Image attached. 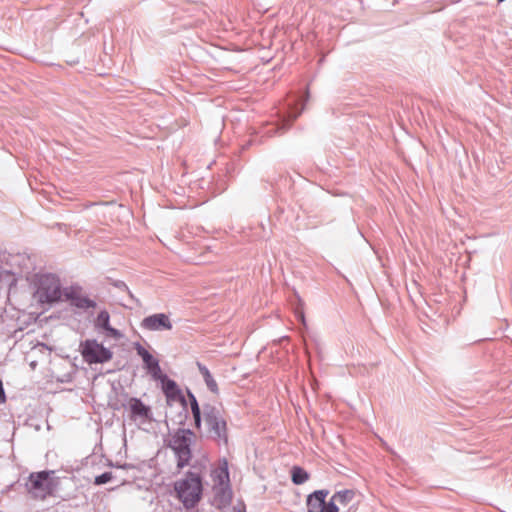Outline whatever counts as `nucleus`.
<instances>
[{"instance_id": "obj_16", "label": "nucleus", "mask_w": 512, "mask_h": 512, "mask_svg": "<svg viewBox=\"0 0 512 512\" xmlns=\"http://www.w3.org/2000/svg\"><path fill=\"white\" fill-rule=\"evenodd\" d=\"M144 364H145V367L147 368V370L149 371V373L154 377V378H161L162 377V371H161V368L159 366V363H158V360L156 358H154L152 355L148 358H146V360H143Z\"/></svg>"}, {"instance_id": "obj_19", "label": "nucleus", "mask_w": 512, "mask_h": 512, "mask_svg": "<svg viewBox=\"0 0 512 512\" xmlns=\"http://www.w3.org/2000/svg\"><path fill=\"white\" fill-rule=\"evenodd\" d=\"M112 479V474L110 472H105L95 478V484L96 485H102L105 484Z\"/></svg>"}, {"instance_id": "obj_8", "label": "nucleus", "mask_w": 512, "mask_h": 512, "mask_svg": "<svg viewBox=\"0 0 512 512\" xmlns=\"http://www.w3.org/2000/svg\"><path fill=\"white\" fill-rule=\"evenodd\" d=\"M141 327L148 331H170L173 328L169 315L156 313L145 317L141 321Z\"/></svg>"}, {"instance_id": "obj_3", "label": "nucleus", "mask_w": 512, "mask_h": 512, "mask_svg": "<svg viewBox=\"0 0 512 512\" xmlns=\"http://www.w3.org/2000/svg\"><path fill=\"white\" fill-rule=\"evenodd\" d=\"M35 298L41 303H53L61 299L60 282L54 275H41L38 278Z\"/></svg>"}, {"instance_id": "obj_12", "label": "nucleus", "mask_w": 512, "mask_h": 512, "mask_svg": "<svg viewBox=\"0 0 512 512\" xmlns=\"http://www.w3.org/2000/svg\"><path fill=\"white\" fill-rule=\"evenodd\" d=\"M95 326L104 329L107 332L108 337L120 339L123 336L119 330L110 326V316L105 310L98 314L95 320Z\"/></svg>"}, {"instance_id": "obj_15", "label": "nucleus", "mask_w": 512, "mask_h": 512, "mask_svg": "<svg viewBox=\"0 0 512 512\" xmlns=\"http://www.w3.org/2000/svg\"><path fill=\"white\" fill-rule=\"evenodd\" d=\"M160 379L162 380V389L167 398H175L178 395V388L176 383L173 380L168 379L163 374Z\"/></svg>"}, {"instance_id": "obj_2", "label": "nucleus", "mask_w": 512, "mask_h": 512, "mask_svg": "<svg viewBox=\"0 0 512 512\" xmlns=\"http://www.w3.org/2000/svg\"><path fill=\"white\" fill-rule=\"evenodd\" d=\"M213 482V491L215 493V502L222 508L230 504L232 492L230 487V478L227 461L221 460L218 466L211 473Z\"/></svg>"}, {"instance_id": "obj_9", "label": "nucleus", "mask_w": 512, "mask_h": 512, "mask_svg": "<svg viewBox=\"0 0 512 512\" xmlns=\"http://www.w3.org/2000/svg\"><path fill=\"white\" fill-rule=\"evenodd\" d=\"M356 492L352 489H345L336 492L328 502L327 512H339L338 505L346 507L355 498Z\"/></svg>"}, {"instance_id": "obj_1", "label": "nucleus", "mask_w": 512, "mask_h": 512, "mask_svg": "<svg viewBox=\"0 0 512 512\" xmlns=\"http://www.w3.org/2000/svg\"><path fill=\"white\" fill-rule=\"evenodd\" d=\"M176 497L186 509L194 508L202 498V479L192 472H188L184 478L174 483Z\"/></svg>"}, {"instance_id": "obj_11", "label": "nucleus", "mask_w": 512, "mask_h": 512, "mask_svg": "<svg viewBox=\"0 0 512 512\" xmlns=\"http://www.w3.org/2000/svg\"><path fill=\"white\" fill-rule=\"evenodd\" d=\"M128 408L131 412L132 418L140 419L142 421H150L151 420L150 407L146 406L140 399L130 398L128 400Z\"/></svg>"}, {"instance_id": "obj_18", "label": "nucleus", "mask_w": 512, "mask_h": 512, "mask_svg": "<svg viewBox=\"0 0 512 512\" xmlns=\"http://www.w3.org/2000/svg\"><path fill=\"white\" fill-rule=\"evenodd\" d=\"M190 400H191L190 401L191 411H192L193 418H194V421H195V426L197 428H200V425H201V411H200L198 402H197L196 398L193 395L190 396Z\"/></svg>"}, {"instance_id": "obj_22", "label": "nucleus", "mask_w": 512, "mask_h": 512, "mask_svg": "<svg viewBox=\"0 0 512 512\" xmlns=\"http://www.w3.org/2000/svg\"><path fill=\"white\" fill-rule=\"evenodd\" d=\"M135 349H136L138 355L142 358V360H146V358L149 359V357L151 356V354L139 343H137L135 345Z\"/></svg>"}, {"instance_id": "obj_4", "label": "nucleus", "mask_w": 512, "mask_h": 512, "mask_svg": "<svg viewBox=\"0 0 512 512\" xmlns=\"http://www.w3.org/2000/svg\"><path fill=\"white\" fill-rule=\"evenodd\" d=\"M51 474L53 472L42 471L30 475L27 487L34 498L43 500L54 492L56 483Z\"/></svg>"}, {"instance_id": "obj_17", "label": "nucleus", "mask_w": 512, "mask_h": 512, "mask_svg": "<svg viewBox=\"0 0 512 512\" xmlns=\"http://www.w3.org/2000/svg\"><path fill=\"white\" fill-rule=\"evenodd\" d=\"M309 479V474L301 467L292 468V481L296 485L305 483Z\"/></svg>"}, {"instance_id": "obj_14", "label": "nucleus", "mask_w": 512, "mask_h": 512, "mask_svg": "<svg viewBox=\"0 0 512 512\" xmlns=\"http://www.w3.org/2000/svg\"><path fill=\"white\" fill-rule=\"evenodd\" d=\"M197 366H198V369H199L201 375L204 378V381H205L206 386L208 387V389L210 391H212L213 393H217L218 392L217 382L215 381V379L211 375V373L208 370V368L206 366L202 365L201 363H197Z\"/></svg>"}, {"instance_id": "obj_21", "label": "nucleus", "mask_w": 512, "mask_h": 512, "mask_svg": "<svg viewBox=\"0 0 512 512\" xmlns=\"http://www.w3.org/2000/svg\"><path fill=\"white\" fill-rule=\"evenodd\" d=\"M135 349H136L138 355L142 358V360H146V358L149 359V357L151 356V354L139 343H137L135 345Z\"/></svg>"}, {"instance_id": "obj_10", "label": "nucleus", "mask_w": 512, "mask_h": 512, "mask_svg": "<svg viewBox=\"0 0 512 512\" xmlns=\"http://www.w3.org/2000/svg\"><path fill=\"white\" fill-rule=\"evenodd\" d=\"M328 495L327 490H317L307 498L308 512H327L328 503L325 499Z\"/></svg>"}, {"instance_id": "obj_6", "label": "nucleus", "mask_w": 512, "mask_h": 512, "mask_svg": "<svg viewBox=\"0 0 512 512\" xmlns=\"http://www.w3.org/2000/svg\"><path fill=\"white\" fill-rule=\"evenodd\" d=\"M204 419L209 427V431L214 437L222 440L225 444L228 442L227 422L221 411L212 406L204 407Z\"/></svg>"}, {"instance_id": "obj_23", "label": "nucleus", "mask_w": 512, "mask_h": 512, "mask_svg": "<svg viewBox=\"0 0 512 512\" xmlns=\"http://www.w3.org/2000/svg\"><path fill=\"white\" fill-rule=\"evenodd\" d=\"M6 401V396H5V392H4V389H3V386H2V382L0 381V403H5Z\"/></svg>"}, {"instance_id": "obj_5", "label": "nucleus", "mask_w": 512, "mask_h": 512, "mask_svg": "<svg viewBox=\"0 0 512 512\" xmlns=\"http://www.w3.org/2000/svg\"><path fill=\"white\" fill-rule=\"evenodd\" d=\"M193 438V432L182 429L177 431L171 439L170 446L178 457L177 467L180 469L189 464L191 459L190 445Z\"/></svg>"}, {"instance_id": "obj_24", "label": "nucleus", "mask_w": 512, "mask_h": 512, "mask_svg": "<svg viewBox=\"0 0 512 512\" xmlns=\"http://www.w3.org/2000/svg\"><path fill=\"white\" fill-rule=\"evenodd\" d=\"M499 2H503L504 0H498Z\"/></svg>"}, {"instance_id": "obj_20", "label": "nucleus", "mask_w": 512, "mask_h": 512, "mask_svg": "<svg viewBox=\"0 0 512 512\" xmlns=\"http://www.w3.org/2000/svg\"><path fill=\"white\" fill-rule=\"evenodd\" d=\"M135 349H136L138 355L142 358V360H146V358L149 359V357L151 356V354L139 343H137L135 345Z\"/></svg>"}, {"instance_id": "obj_13", "label": "nucleus", "mask_w": 512, "mask_h": 512, "mask_svg": "<svg viewBox=\"0 0 512 512\" xmlns=\"http://www.w3.org/2000/svg\"><path fill=\"white\" fill-rule=\"evenodd\" d=\"M65 296L67 297V299L71 300L72 305H74L78 308L87 309V308H93L96 306V303L93 300H91L85 296H81L75 290L66 292Z\"/></svg>"}, {"instance_id": "obj_7", "label": "nucleus", "mask_w": 512, "mask_h": 512, "mask_svg": "<svg viewBox=\"0 0 512 512\" xmlns=\"http://www.w3.org/2000/svg\"><path fill=\"white\" fill-rule=\"evenodd\" d=\"M81 354L89 364L105 363L112 359V352L96 340H86L81 343Z\"/></svg>"}]
</instances>
